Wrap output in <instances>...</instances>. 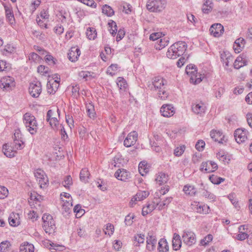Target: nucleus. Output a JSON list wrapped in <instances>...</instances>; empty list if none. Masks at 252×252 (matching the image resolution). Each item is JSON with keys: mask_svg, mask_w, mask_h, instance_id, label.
<instances>
[{"mask_svg": "<svg viewBox=\"0 0 252 252\" xmlns=\"http://www.w3.org/2000/svg\"><path fill=\"white\" fill-rule=\"evenodd\" d=\"M165 80L160 77H155L153 79L152 84L149 86L150 89L157 92L158 97L161 100H165L168 96V93L165 90Z\"/></svg>", "mask_w": 252, "mask_h": 252, "instance_id": "nucleus-1", "label": "nucleus"}, {"mask_svg": "<svg viewBox=\"0 0 252 252\" xmlns=\"http://www.w3.org/2000/svg\"><path fill=\"white\" fill-rule=\"evenodd\" d=\"M23 121L27 130L32 134H35L38 130V124L35 117L30 113L23 115Z\"/></svg>", "mask_w": 252, "mask_h": 252, "instance_id": "nucleus-2", "label": "nucleus"}, {"mask_svg": "<svg viewBox=\"0 0 252 252\" xmlns=\"http://www.w3.org/2000/svg\"><path fill=\"white\" fill-rule=\"evenodd\" d=\"M166 5V0H148L146 7L150 12H160L165 8Z\"/></svg>", "mask_w": 252, "mask_h": 252, "instance_id": "nucleus-3", "label": "nucleus"}, {"mask_svg": "<svg viewBox=\"0 0 252 252\" xmlns=\"http://www.w3.org/2000/svg\"><path fill=\"white\" fill-rule=\"evenodd\" d=\"M15 86L14 79L10 76H4L0 80V87L4 91H10Z\"/></svg>", "mask_w": 252, "mask_h": 252, "instance_id": "nucleus-4", "label": "nucleus"}, {"mask_svg": "<svg viewBox=\"0 0 252 252\" xmlns=\"http://www.w3.org/2000/svg\"><path fill=\"white\" fill-rule=\"evenodd\" d=\"M182 237L184 243L188 246H191L196 243L195 234L189 230H184Z\"/></svg>", "mask_w": 252, "mask_h": 252, "instance_id": "nucleus-5", "label": "nucleus"}, {"mask_svg": "<svg viewBox=\"0 0 252 252\" xmlns=\"http://www.w3.org/2000/svg\"><path fill=\"white\" fill-rule=\"evenodd\" d=\"M34 176L38 181V184L41 188H44L48 183V180L44 172L41 169H38L35 171Z\"/></svg>", "mask_w": 252, "mask_h": 252, "instance_id": "nucleus-6", "label": "nucleus"}, {"mask_svg": "<svg viewBox=\"0 0 252 252\" xmlns=\"http://www.w3.org/2000/svg\"><path fill=\"white\" fill-rule=\"evenodd\" d=\"M218 165L214 161L208 160L202 162L200 165V170L206 173L213 172L218 169Z\"/></svg>", "mask_w": 252, "mask_h": 252, "instance_id": "nucleus-7", "label": "nucleus"}, {"mask_svg": "<svg viewBox=\"0 0 252 252\" xmlns=\"http://www.w3.org/2000/svg\"><path fill=\"white\" fill-rule=\"evenodd\" d=\"M157 237L153 231H149L147 236L146 249L149 251H154L157 245Z\"/></svg>", "mask_w": 252, "mask_h": 252, "instance_id": "nucleus-8", "label": "nucleus"}, {"mask_svg": "<svg viewBox=\"0 0 252 252\" xmlns=\"http://www.w3.org/2000/svg\"><path fill=\"white\" fill-rule=\"evenodd\" d=\"M29 93L33 97H37L40 95L41 91V84L39 81H35L30 84Z\"/></svg>", "mask_w": 252, "mask_h": 252, "instance_id": "nucleus-9", "label": "nucleus"}, {"mask_svg": "<svg viewBox=\"0 0 252 252\" xmlns=\"http://www.w3.org/2000/svg\"><path fill=\"white\" fill-rule=\"evenodd\" d=\"M138 139V134L135 131L130 132L125 138L124 145L126 147L134 145Z\"/></svg>", "mask_w": 252, "mask_h": 252, "instance_id": "nucleus-10", "label": "nucleus"}, {"mask_svg": "<svg viewBox=\"0 0 252 252\" xmlns=\"http://www.w3.org/2000/svg\"><path fill=\"white\" fill-rule=\"evenodd\" d=\"M248 131L244 128H238L234 133L236 142L238 143H243L247 139Z\"/></svg>", "mask_w": 252, "mask_h": 252, "instance_id": "nucleus-11", "label": "nucleus"}, {"mask_svg": "<svg viewBox=\"0 0 252 252\" xmlns=\"http://www.w3.org/2000/svg\"><path fill=\"white\" fill-rule=\"evenodd\" d=\"M160 112L164 117H170L175 114V108L171 104H164L160 109Z\"/></svg>", "mask_w": 252, "mask_h": 252, "instance_id": "nucleus-12", "label": "nucleus"}, {"mask_svg": "<svg viewBox=\"0 0 252 252\" xmlns=\"http://www.w3.org/2000/svg\"><path fill=\"white\" fill-rule=\"evenodd\" d=\"M130 174L125 169H119L114 174V176L119 180L126 181L130 178Z\"/></svg>", "mask_w": 252, "mask_h": 252, "instance_id": "nucleus-13", "label": "nucleus"}, {"mask_svg": "<svg viewBox=\"0 0 252 252\" xmlns=\"http://www.w3.org/2000/svg\"><path fill=\"white\" fill-rule=\"evenodd\" d=\"M81 52L78 47H72L68 53V58L72 62L77 61L80 55Z\"/></svg>", "mask_w": 252, "mask_h": 252, "instance_id": "nucleus-14", "label": "nucleus"}, {"mask_svg": "<svg viewBox=\"0 0 252 252\" xmlns=\"http://www.w3.org/2000/svg\"><path fill=\"white\" fill-rule=\"evenodd\" d=\"M171 47L172 49L176 51V53H178V55L181 56L183 55L186 51L187 48V45L185 42L178 41L172 44Z\"/></svg>", "mask_w": 252, "mask_h": 252, "instance_id": "nucleus-15", "label": "nucleus"}, {"mask_svg": "<svg viewBox=\"0 0 252 252\" xmlns=\"http://www.w3.org/2000/svg\"><path fill=\"white\" fill-rule=\"evenodd\" d=\"M209 31L215 37H219L223 33V27L220 24H215L211 26Z\"/></svg>", "mask_w": 252, "mask_h": 252, "instance_id": "nucleus-16", "label": "nucleus"}, {"mask_svg": "<svg viewBox=\"0 0 252 252\" xmlns=\"http://www.w3.org/2000/svg\"><path fill=\"white\" fill-rule=\"evenodd\" d=\"M191 110L192 112L200 116L204 115L206 111V107L205 105L201 103H194L191 106Z\"/></svg>", "mask_w": 252, "mask_h": 252, "instance_id": "nucleus-17", "label": "nucleus"}, {"mask_svg": "<svg viewBox=\"0 0 252 252\" xmlns=\"http://www.w3.org/2000/svg\"><path fill=\"white\" fill-rule=\"evenodd\" d=\"M172 246L173 250L175 251L179 250L182 246L181 237L178 234L176 233L173 234Z\"/></svg>", "mask_w": 252, "mask_h": 252, "instance_id": "nucleus-18", "label": "nucleus"}, {"mask_svg": "<svg viewBox=\"0 0 252 252\" xmlns=\"http://www.w3.org/2000/svg\"><path fill=\"white\" fill-rule=\"evenodd\" d=\"M156 207H157L155 202L147 203V205L142 208V215L143 216H146L154 210Z\"/></svg>", "mask_w": 252, "mask_h": 252, "instance_id": "nucleus-19", "label": "nucleus"}, {"mask_svg": "<svg viewBox=\"0 0 252 252\" xmlns=\"http://www.w3.org/2000/svg\"><path fill=\"white\" fill-rule=\"evenodd\" d=\"M43 228L46 233H51L52 231H54L55 228V224L53 219L48 221H45V222H44Z\"/></svg>", "mask_w": 252, "mask_h": 252, "instance_id": "nucleus-20", "label": "nucleus"}, {"mask_svg": "<svg viewBox=\"0 0 252 252\" xmlns=\"http://www.w3.org/2000/svg\"><path fill=\"white\" fill-rule=\"evenodd\" d=\"M4 7L6 19L10 24H12L15 19L11 7L8 5H4Z\"/></svg>", "mask_w": 252, "mask_h": 252, "instance_id": "nucleus-21", "label": "nucleus"}, {"mask_svg": "<svg viewBox=\"0 0 252 252\" xmlns=\"http://www.w3.org/2000/svg\"><path fill=\"white\" fill-rule=\"evenodd\" d=\"M210 136L214 141L221 143H223L224 136L222 135V133L220 131L212 130L210 132Z\"/></svg>", "mask_w": 252, "mask_h": 252, "instance_id": "nucleus-22", "label": "nucleus"}, {"mask_svg": "<svg viewBox=\"0 0 252 252\" xmlns=\"http://www.w3.org/2000/svg\"><path fill=\"white\" fill-rule=\"evenodd\" d=\"M168 180V176L167 174L163 172L158 173L156 176L155 181L157 184L161 185L166 183Z\"/></svg>", "mask_w": 252, "mask_h": 252, "instance_id": "nucleus-23", "label": "nucleus"}, {"mask_svg": "<svg viewBox=\"0 0 252 252\" xmlns=\"http://www.w3.org/2000/svg\"><path fill=\"white\" fill-rule=\"evenodd\" d=\"M183 191L186 194L190 196H195L197 192L196 189L194 186L191 185H186L183 188Z\"/></svg>", "mask_w": 252, "mask_h": 252, "instance_id": "nucleus-24", "label": "nucleus"}, {"mask_svg": "<svg viewBox=\"0 0 252 252\" xmlns=\"http://www.w3.org/2000/svg\"><path fill=\"white\" fill-rule=\"evenodd\" d=\"M158 250V252H168V243L165 239L162 238L159 241Z\"/></svg>", "mask_w": 252, "mask_h": 252, "instance_id": "nucleus-25", "label": "nucleus"}, {"mask_svg": "<svg viewBox=\"0 0 252 252\" xmlns=\"http://www.w3.org/2000/svg\"><path fill=\"white\" fill-rule=\"evenodd\" d=\"M86 108L88 117L91 119H94L95 117L96 113L93 103L90 102L87 103Z\"/></svg>", "mask_w": 252, "mask_h": 252, "instance_id": "nucleus-26", "label": "nucleus"}, {"mask_svg": "<svg viewBox=\"0 0 252 252\" xmlns=\"http://www.w3.org/2000/svg\"><path fill=\"white\" fill-rule=\"evenodd\" d=\"M9 224L12 226H16L20 224L19 217L18 214L12 213L8 218Z\"/></svg>", "mask_w": 252, "mask_h": 252, "instance_id": "nucleus-27", "label": "nucleus"}, {"mask_svg": "<svg viewBox=\"0 0 252 252\" xmlns=\"http://www.w3.org/2000/svg\"><path fill=\"white\" fill-rule=\"evenodd\" d=\"M245 40L243 38H239L236 40L234 44V50L236 53H239L244 46Z\"/></svg>", "mask_w": 252, "mask_h": 252, "instance_id": "nucleus-28", "label": "nucleus"}, {"mask_svg": "<svg viewBox=\"0 0 252 252\" xmlns=\"http://www.w3.org/2000/svg\"><path fill=\"white\" fill-rule=\"evenodd\" d=\"M34 246L28 242H25L20 247V252H34Z\"/></svg>", "mask_w": 252, "mask_h": 252, "instance_id": "nucleus-29", "label": "nucleus"}, {"mask_svg": "<svg viewBox=\"0 0 252 252\" xmlns=\"http://www.w3.org/2000/svg\"><path fill=\"white\" fill-rule=\"evenodd\" d=\"M145 241V235L143 234H136L133 237V245L138 247L141 244H143Z\"/></svg>", "mask_w": 252, "mask_h": 252, "instance_id": "nucleus-30", "label": "nucleus"}, {"mask_svg": "<svg viewBox=\"0 0 252 252\" xmlns=\"http://www.w3.org/2000/svg\"><path fill=\"white\" fill-rule=\"evenodd\" d=\"M3 152L4 154L8 158L14 157L16 154V151L13 150L12 148L7 144L3 146Z\"/></svg>", "mask_w": 252, "mask_h": 252, "instance_id": "nucleus-31", "label": "nucleus"}, {"mask_svg": "<svg viewBox=\"0 0 252 252\" xmlns=\"http://www.w3.org/2000/svg\"><path fill=\"white\" fill-rule=\"evenodd\" d=\"M90 175L89 171L87 168L82 169L80 173V180L85 183L88 182Z\"/></svg>", "mask_w": 252, "mask_h": 252, "instance_id": "nucleus-32", "label": "nucleus"}, {"mask_svg": "<svg viewBox=\"0 0 252 252\" xmlns=\"http://www.w3.org/2000/svg\"><path fill=\"white\" fill-rule=\"evenodd\" d=\"M169 42V38L167 37L159 38L157 41L158 44L156 45V48L157 49L160 50L167 46Z\"/></svg>", "mask_w": 252, "mask_h": 252, "instance_id": "nucleus-33", "label": "nucleus"}, {"mask_svg": "<svg viewBox=\"0 0 252 252\" xmlns=\"http://www.w3.org/2000/svg\"><path fill=\"white\" fill-rule=\"evenodd\" d=\"M117 85L120 90L125 91L127 87L126 80L121 77H119L117 79Z\"/></svg>", "mask_w": 252, "mask_h": 252, "instance_id": "nucleus-34", "label": "nucleus"}, {"mask_svg": "<svg viewBox=\"0 0 252 252\" xmlns=\"http://www.w3.org/2000/svg\"><path fill=\"white\" fill-rule=\"evenodd\" d=\"M59 81L55 80L53 84L48 82L47 84V91L49 94H54L56 92L59 86Z\"/></svg>", "mask_w": 252, "mask_h": 252, "instance_id": "nucleus-35", "label": "nucleus"}, {"mask_svg": "<svg viewBox=\"0 0 252 252\" xmlns=\"http://www.w3.org/2000/svg\"><path fill=\"white\" fill-rule=\"evenodd\" d=\"M246 64V60L243 59L242 57L239 56L236 58L234 63V67L236 69H239Z\"/></svg>", "mask_w": 252, "mask_h": 252, "instance_id": "nucleus-36", "label": "nucleus"}, {"mask_svg": "<svg viewBox=\"0 0 252 252\" xmlns=\"http://www.w3.org/2000/svg\"><path fill=\"white\" fill-rule=\"evenodd\" d=\"M172 197H166L165 200L160 203H156L157 207L158 208V210H162L166 207L169 204V203L172 200Z\"/></svg>", "mask_w": 252, "mask_h": 252, "instance_id": "nucleus-37", "label": "nucleus"}, {"mask_svg": "<svg viewBox=\"0 0 252 252\" xmlns=\"http://www.w3.org/2000/svg\"><path fill=\"white\" fill-rule=\"evenodd\" d=\"M190 76V82L194 84H197L202 81V75L198 74L197 71Z\"/></svg>", "mask_w": 252, "mask_h": 252, "instance_id": "nucleus-38", "label": "nucleus"}, {"mask_svg": "<svg viewBox=\"0 0 252 252\" xmlns=\"http://www.w3.org/2000/svg\"><path fill=\"white\" fill-rule=\"evenodd\" d=\"M86 35L90 40H94L96 37V32L93 27L88 28L86 31Z\"/></svg>", "mask_w": 252, "mask_h": 252, "instance_id": "nucleus-39", "label": "nucleus"}, {"mask_svg": "<svg viewBox=\"0 0 252 252\" xmlns=\"http://www.w3.org/2000/svg\"><path fill=\"white\" fill-rule=\"evenodd\" d=\"M108 25L109 27V31L110 32V33L113 36L115 35L118 31L116 23L113 20H110L108 22Z\"/></svg>", "mask_w": 252, "mask_h": 252, "instance_id": "nucleus-40", "label": "nucleus"}, {"mask_svg": "<svg viewBox=\"0 0 252 252\" xmlns=\"http://www.w3.org/2000/svg\"><path fill=\"white\" fill-rule=\"evenodd\" d=\"M149 195V193L147 191H139L134 196L135 200H142L148 197Z\"/></svg>", "mask_w": 252, "mask_h": 252, "instance_id": "nucleus-41", "label": "nucleus"}, {"mask_svg": "<svg viewBox=\"0 0 252 252\" xmlns=\"http://www.w3.org/2000/svg\"><path fill=\"white\" fill-rule=\"evenodd\" d=\"M167 57L171 59H175L180 56V55H178V53H176V51L174 49H172L171 46L168 49V51L166 53Z\"/></svg>", "mask_w": 252, "mask_h": 252, "instance_id": "nucleus-42", "label": "nucleus"}, {"mask_svg": "<svg viewBox=\"0 0 252 252\" xmlns=\"http://www.w3.org/2000/svg\"><path fill=\"white\" fill-rule=\"evenodd\" d=\"M102 13L108 16H112L114 14V11L110 6L105 4L102 8Z\"/></svg>", "mask_w": 252, "mask_h": 252, "instance_id": "nucleus-43", "label": "nucleus"}, {"mask_svg": "<svg viewBox=\"0 0 252 252\" xmlns=\"http://www.w3.org/2000/svg\"><path fill=\"white\" fill-rule=\"evenodd\" d=\"M209 180L213 184L219 185L224 181V179L219 177L215 175H212L209 176Z\"/></svg>", "mask_w": 252, "mask_h": 252, "instance_id": "nucleus-44", "label": "nucleus"}, {"mask_svg": "<svg viewBox=\"0 0 252 252\" xmlns=\"http://www.w3.org/2000/svg\"><path fill=\"white\" fill-rule=\"evenodd\" d=\"M72 184V179L70 175L66 176L62 182L63 185L67 189H69Z\"/></svg>", "mask_w": 252, "mask_h": 252, "instance_id": "nucleus-45", "label": "nucleus"}, {"mask_svg": "<svg viewBox=\"0 0 252 252\" xmlns=\"http://www.w3.org/2000/svg\"><path fill=\"white\" fill-rule=\"evenodd\" d=\"M217 157L220 160H221L223 162H228V161L229 160L227 155L223 151H220L217 153Z\"/></svg>", "mask_w": 252, "mask_h": 252, "instance_id": "nucleus-46", "label": "nucleus"}, {"mask_svg": "<svg viewBox=\"0 0 252 252\" xmlns=\"http://www.w3.org/2000/svg\"><path fill=\"white\" fill-rule=\"evenodd\" d=\"M202 195L206 198H207L211 202H214L216 199V196L213 193L207 190H204L202 192Z\"/></svg>", "mask_w": 252, "mask_h": 252, "instance_id": "nucleus-47", "label": "nucleus"}, {"mask_svg": "<svg viewBox=\"0 0 252 252\" xmlns=\"http://www.w3.org/2000/svg\"><path fill=\"white\" fill-rule=\"evenodd\" d=\"M203 205V204H202L200 202H197V201H194L191 204L192 209L194 210H195V211H196L197 212L200 213V214H201L203 212V211H202L203 210L202 208Z\"/></svg>", "mask_w": 252, "mask_h": 252, "instance_id": "nucleus-48", "label": "nucleus"}, {"mask_svg": "<svg viewBox=\"0 0 252 252\" xmlns=\"http://www.w3.org/2000/svg\"><path fill=\"white\" fill-rule=\"evenodd\" d=\"M185 71L188 75L190 76L194 74L197 71V70L194 65L189 64L186 66Z\"/></svg>", "mask_w": 252, "mask_h": 252, "instance_id": "nucleus-49", "label": "nucleus"}, {"mask_svg": "<svg viewBox=\"0 0 252 252\" xmlns=\"http://www.w3.org/2000/svg\"><path fill=\"white\" fill-rule=\"evenodd\" d=\"M213 237L211 234H208L203 239H201L200 241V245L201 246H207L213 240Z\"/></svg>", "mask_w": 252, "mask_h": 252, "instance_id": "nucleus-50", "label": "nucleus"}, {"mask_svg": "<svg viewBox=\"0 0 252 252\" xmlns=\"http://www.w3.org/2000/svg\"><path fill=\"white\" fill-rule=\"evenodd\" d=\"M52 246V247L49 248L52 252H62L65 249V247L63 245L55 244Z\"/></svg>", "mask_w": 252, "mask_h": 252, "instance_id": "nucleus-51", "label": "nucleus"}, {"mask_svg": "<svg viewBox=\"0 0 252 252\" xmlns=\"http://www.w3.org/2000/svg\"><path fill=\"white\" fill-rule=\"evenodd\" d=\"M119 68L118 65L117 64H112L110 65L107 70V73L113 76L115 74L114 71H117Z\"/></svg>", "mask_w": 252, "mask_h": 252, "instance_id": "nucleus-52", "label": "nucleus"}, {"mask_svg": "<svg viewBox=\"0 0 252 252\" xmlns=\"http://www.w3.org/2000/svg\"><path fill=\"white\" fill-rule=\"evenodd\" d=\"M48 122L51 126L54 129H58L60 125L57 118L56 117L50 118Z\"/></svg>", "mask_w": 252, "mask_h": 252, "instance_id": "nucleus-53", "label": "nucleus"}, {"mask_svg": "<svg viewBox=\"0 0 252 252\" xmlns=\"http://www.w3.org/2000/svg\"><path fill=\"white\" fill-rule=\"evenodd\" d=\"M8 194V189L4 186H0V199L5 198Z\"/></svg>", "mask_w": 252, "mask_h": 252, "instance_id": "nucleus-54", "label": "nucleus"}, {"mask_svg": "<svg viewBox=\"0 0 252 252\" xmlns=\"http://www.w3.org/2000/svg\"><path fill=\"white\" fill-rule=\"evenodd\" d=\"M41 58L40 56L36 53H32L29 55V60H32L34 62L38 63L41 60Z\"/></svg>", "mask_w": 252, "mask_h": 252, "instance_id": "nucleus-55", "label": "nucleus"}, {"mask_svg": "<svg viewBox=\"0 0 252 252\" xmlns=\"http://www.w3.org/2000/svg\"><path fill=\"white\" fill-rule=\"evenodd\" d=\"M239 233L236 235V238L239 241H243L249 237V235L243 231L239 232Z\"/></svg>", "mask_w": 252, "mask_h": 252, "instance_id": "nucleus-56", "label": "nucleus"}, {"mask_svg": "<svg viewBox=\"0 0 252 252\" xmlns=\"http://www.w3.org/2000/svg\"><path fill=\"white\" fill-rule=\"evenodd\" d=\"M57 129L60 130V133L62 135V138L65 140L68 138L67 134L63 126L62 125H60Z\"/></svg>", "mask_w": 252, "mask_h": 252, "instance_id": "nucleus-57", "label": "nucleus"}, {"mask_svg": "<svg viewBox=\"0 0 252 252\" xmlns=\"http://www.w3.org/2000/svg\"><path fill=\"white\" fill-rule=\"evenodd\" d=\"M134 215H127L125 220V222L126 225L130 226L133 223V219H134Z\"/></svg>", "mask_w": 252, "mask_h": 252, "instance_id": "nucleus-58", "label": "nucleus"}, {"mask_svg": "<svg viewBox=\"0 0 252 252\" xmlns=\"http://www.w3.org/2000/svg\"><path fill=\"white\" fill-rule=\"evenodd\" d=\"M84 4L89 6L91 7H95L96 4L95 3L94 0H77Z\"/></svg>", "mask_w": 252, "mask_h": 252, "instance_id": "nucleus-59", "label": "nucleus"}, {"mask_svg": "<svg viewBox=\"0 0 252 252\" xmlns=\"http://www.w3.org/2000/svg\"><path fill=\"white\" fill-rule=\"evenodd\" d=\"M205 143L202 140H198L195 144V148L198 151H202L204 148Z\"/></svg>", "mask_w": 252, "mask_h": 252, "instance_id": "nucleus-60", "label": "nucleus"}, {"mask_svg": "<svg viewBox=\"0 0 252 252\" xmlns=\"http://www.w3.org/2000/svg\"><path fill=\"white\" fill-rule=\"evenodd\" d=\"M10 245L8 241H2L0 243V252H5Z\"/></svg>", "mask_w": 252, "mask_h": 252, "instance_id": "nucleus-61", "label": "nucleus"}, {"mask_svg": "<svg viewBox=\"0 0 252 252\" xmlns=\"http://www.w3.org/2000/svg\"><path fill=\"white\" fill-rule=\"evenodd\" d=\"M228 198L232 203V204L235 207H237L238 205V200L237 198L235 197V194L234 193L230 194L228 196Z\"/></svg>", "mask_w": 252, "mask_h": 252, "instance_id": "nucleus-62", "label": "nucleus"}, {"mask_svg": "<svg viewBox=\"0 0 252 252\" xmlns=\"http://www.w3.org/2000/svg\"><path fill=\"white\" fill-rule=\"evenodd\" d=\"M106 229L107 230V231H105V233L106 234H108L109 235H112L114 231V225L111 223H108L106 224Z\"/></svg>", "mask_w": 252, "mask_h": 252, "instance_id": "nucleus-63", "label": "nucleus"}, {"mask_svg": "<svg viewBox=\"0 0 252 252\" xmlns=\"http://www.w3.org/2000/svg\"><path fill=\"white\" fill-rule=\"evenodd\" d=\"M73 211L74 213H76V215L84 214L85 213V210L81 208V206L80 204H77L73 208Z\"/></svg>", "mask_w": 252, "mask_h": 252, "instance_id": "nucleus-64", "label": "nucleus"}]
</instances>
